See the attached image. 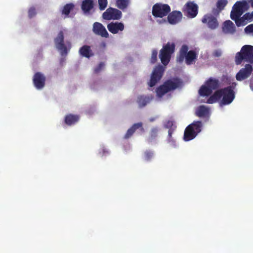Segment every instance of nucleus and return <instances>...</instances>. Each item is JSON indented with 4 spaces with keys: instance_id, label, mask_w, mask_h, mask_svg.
I'll use <instances>...</instances> for the list:
<instances>
[{
    "instance_id": "obj_19",
    "label": "nucleus",
    "mask_w": 253,
    "mask_h": 253,
    "mask_svg": "<svg viewBox=\"0 0 253 253\" xmlns=\"http://www.w3.org/2000/svg\"><path fill=\"white\" fill-rule=\"evenodd\" d=\"M182 17V14L180 11H174L170 13L167 18L170 24H175L181 21Z\"/></svg>"
},
{
    "instance_id": "obj_12",
    "label": "nucleus",
    "mask_w": 253,
    "mask_h": 253,
    "mask_svg": "<svg viewBox=\"0 0 253 253\" xmlns=\"http://www.w3.org/2000/svg\"><path fill=\"white\" fill-rule=\"evenodd\" d=\"M253 71V67L250 64H246L244 68L241 69L236 75V79L242 81L248 79Z\"/></svg>"
},
{
    "instance_id": "obj_40",
    "label": "nucleus",
    "mask_w": 253,
    "mask_h": 253,
    "mask_svg": "<svg viewBox=\"0 0 253 253\" xmlns=\"http://www.w3.org/2000/svg\"><path fill=\"white\" fill-rule=\"evenodd\" d=\"M105 64L103 62H101L99 64V65L94 69V72L95 73H99L102 69L104 67Z\"/></svg>"
},
{
    "instance_id": "obj_7",
    "label": "nucleus",
    "mask_w": 253,
    "mask_h": 253,
    "mask_svg": "<svg viewBox=\"0 0 253 253\" xmlns=\"http://www.w3.org/2000/svg\"><path fill=\"white\" fill-rule=\"evenodd\" d=\"M249 8V5L246 0L238 1L233 6L230 13L231 19L241 17L244 12Z\"/></svg>"
},
{
    "instance_id": "obj_6",
    "label": "nucleus",
    "mask_w": 253,
    "mask_h": 253,
    "mask_svg": "<svg viewBox=\"0 0 253 253\" xmlns=\"http://www.w3.org/2000/svg\"><path fill=\"white\" fill-rule=\"evenodd\" d=\"M188 51V47L186 45H183L179 51V54L177 57L178 62H182L185 58L186 63L190 65L193 61L196 59L197 54L194 50Z\"/></svg>"
},
{
    "instance_id": "obj_17",
    "label": "nucleus",
    "mask_w": 253,
    "mask_h": 253,
    "mask_svg": "<svg viewBox=\"0 0 253 253\" xmlns=\"http://www.w3.org/2000/svg\"><path fill=\"white\" fill-rule=\"evenodd\" d=\"M108 30L113 34L118 33L119 31H123L124 30V25L122 22H111L107 25Z\"/></svg>"
},
{
    "instance_id": "obj_13",
    "label": "nucleus",
    "mask_w": 253,
    "mask_h": 253,
    "mask_svg": "<svg viewBox=\"0 0 253 253\" xmlns=\"http://www.w3.org/2000/svg\"><path fill=\"white\" fill-rule=\"evenodd\" d=\"M122 15V13L120 10L109 7L103 13L102 17L106 20H119Z\"/></svg>"
},
{
    "instance_id": "obj_21",
    "label": "nucleus",
    "mask_w": 253,
    "mask_h": 253,
    "mask_svg": "<svg viewBox=\"0 0 253 253\" xmlns=\"http://www.w3.org/2000/svg\"><path fill=\"white\" fill-rule=\"evenodd\" d=\"M94 3L93 0H84L82 1L81 8L85 14H90V10L93 9Z\"/></svg>"
},
{
    "instance_id": "obj_45",
    "label": "nucleus",
    "mask_w": 253,
    "mask_h": 253,
    "mask_svg": "<svg viewBox=\"0 0 253 253\" xmlns=\"http://www.w3.org/2000/svg\"><path fill=\"white\" fill-rule=\"evenodd\" d=\"M67 45L69 46V49L71 48V43L70 42H67Z\"/></svg>"
},
{
    "instance_id": "obj_24",
    "label": "nucleus",
    "mask_w": 253,
    "mask_h": 253,
    "mask_svg": "<svg viewBox=\"0 0 253 253\" xmlns=\"http://www.w3.org/2000/svg\"><path fill=\"white\" fill-rule=\"evenodd\" d=\"M152 96L139 95L137 97V103L139 107H145L152 99Z\"/></svg>"
},
{
    "instance_id": "obj_41",
    "label": "nucleus",
    "mask_w": 253,
    "mask_h": 253,
    "mask_svg": "<svg viewBox=\"0 0 253 253\" xmlns=\"http://www.w3.org/2000/svg\"><path fill=\"white\" fill-rule=\"evenodd\" d=\"M243 16L244 18L245 19V20H246L248 22L253 21V18L252 17L251 14L249 12L245 13Z\"/></svg>"
},
{
    "instance_id": "obj_16",
    "label": "nucleus",
    "mask_w": 253,
    "mask_h": 253,
    "mask_svg": "<svg viewBox=\"0 0 253 253\" xmlns=\"http://www.w3.org/2000/svg\"><path fill=\"white\" fill-rule=\"evenodd\" d=\"M93 32L102 37L107 38L109 37V34L105 27L100 23L96 22L93 25Z\"/></svg>"
},
{
    "instance_id": "obj_4",
    "label": "nucleus",
    "mask_w": 253,
    "mask_h": 253,
    "mask_svg": "<svg viewBox=\"0 0 253 253\" xmlns=\"http://www.w3.org/2000/svg\"><path fill=\"white\" fill-rule=\"evenodd\" d=\"M180 85L179 79L174 78L168 80L159 86L156 89V92L158 96L162 97L166 93L175 89Z\"/></svg>"
},
{
    "instance_id": "obj_9",
    "label": "nucleus",
    "mask_w": 253,
    "mask_h": 253,
    "mask_svg": "<svg viewBox=\"0 0 253 253\" xmlns=\"http://www.w3.org/2000/svg\"><path fill=\"white\" fill-rule=\"evenodd\" d=\"M182 11L189 18L195 17L198 13V6L193 1H189L184 6Z\"/></svg>"
},
{
    "instance_id": "obj_44",
    "label": "nucleus",
    "mask_w": 253,
    "mask_h": 253,
    "mask_svg": "<svg viewBox=\"0 0 253 253\" xmlns=\"http://www.w3.org/2000/svg\"><path fill=\"white\" fill-rule=\"evenodd\" d=\"M248 1L251 4V7L253 8V0H248Z\"/></svg>"
},
{
    "instance_id": "obj_36",
    "label": "nucleus",
    "mask_w": 253,
    "mask_h": 253,
    "mask_svg": "<svg viewBox=\"0 0 253 253\" xmlns=\"http://www.w3.org/2000/svg\"><path fill=\"white\" fill-rule=\"evenodd\" d=\"M153 157V152L150 150H147L144 152V160L147 161H149L151 160Z\"/></svg>"
},
{
    "instance_id": "obj_1",
    "label": "nucleus",
    "mask_w": 253,
    "mask_h": 253,
    "mask_svg": "<svg viewBox=\"0 0 253 253\" xmlns=\"http://www.w3.org/2000/svg\"><path fill=\"white\" fill-rule=\"evenodd\" d=\"M237 85L235 82L232 83L231 85L215 91L214 93L208 99L207 103L212 104L220 99V106L230 104L235 97V93L234 91Z\"/></svg>"
},
{
    "instance_id": "obj_20",
    "label": "nucleus",
    "mask_w": 253,
    "mask_h": 253,
    "mask_svg": "<svg viewBox=\"0 0 253 253\" xmlns=\"http://www.w3.org/2000/svg\"><path fill=\"white\" fill-rule=\"evenodd\" d=\"M222 31L225 34H233L236 31V27L231 21L226 20L223 23Z\"/></svg>"
},
{
    "instance_id": "obj_28",
    "label": "nucleus",
    "mask_w": 253,
    "mask_h": 253,
    "mask_svg": "<svg viewBox=\"0 0 253 253\" xmlns=\"http://www.w3.org/2000/svg\"><path fill=\"white\" fill-rule=\"evenodd\" d=\"M212 90L207 84L201 86L199 93L202 96H208L211 94Z\"/></svg>"
},
{
    "instance_id": "obj_14",
    "label": "nucleus",
    "mask_w": 253,
    "mask_h": 253,
    "mask_svg": "<svg viewBox=\"0 0 253 253\" xmlns=\"http://www.w3.org/2000/svg\"><path fill=\"white\" fill-rule=\"evenodd\" d=\"M45 81V76L41 72H37L33 76V84L37 89H41L44 87Z\"/></svg>"
},
{
    "instance_id": "obj_25",
    "label": "nucleus",
    "mask_w": 253,
    "mask_h": 253,
    "mask_svg": "<svg viewBox=\"0 0 253 253\" xmlns=\"http://www.w3.org/2000/svg\"><path fill=\"white\" fill-rule=\"evenodd\" d=\"M205 83L212 91L218 88L220 86L219 81L215 78H210Z\"/></svg>"
},
{
    "instance_id": "obj_10",
    "label": "nucleus",
    "mask_w": 253,
    "mask_h": 253,
    "mask_svg": "<svg viewBox=\"0 0 253 253\" xmlns=\"http://www.w3.org/2000/svg\"><path fill=\"white\" fill-rule=\"evenodd\" d=\"M164 72V68L161 65L156 67L151 74L150 82L148 84L150 87L155 86L161 80Z\"/></svg>"
},
{
    "instance_id": "obj_11",
    "label": "nucleus",
    "mask_w": 253,
    "mask_h": 253,
    "mask_svg": "<svg viewBox=\"0 0 253 253\" xmlns=\"http://www.w3.org/2000/svg\"><path fill=\"white\" fill-rule=\"evenodd\" d=\"M64 38L63 31H60L57 36L54 39L56 47L60 51L62 55H66L68 51L67 46L64 42Z\"/></svg>"
},
{
    "instance_id": "obj_2",
    "label": "nucleus",
    "mask_w": 253,
    "mask_h": 253,
    "mask_svg": "<svg viewBox=\"0 0 253 253\" xmlns=\"http://www.w3.org/2000/svg\"><path fill=\"white\" fill-rule=\"evenodd\" d=\"M243 60L253 64V45H245L242 46L240 51L236 53L235 56L236 64H241Z\"/></svg>"
},
{
    "instance_id": "obj_15",
    "label": "nucleus",
    "mask_w": 253,
    "mask_h": 253,
    "mask_svg": "<svg viewBox=\"0 0 253 253\" xmlns=\"http://www.w3.org/2000/svg\"><path fill=\"white\" fill-rule=\"evenodd\" d=\"M203 23H206L208 27L212 30L215 29L218 26V22L216 18L211 14H206L202 19Z\"/></svg>"
},
{
    "instance_id": "obj_32",
    "label": "nucleus",
    "mask_w": 253,
    "mask_h": 253,
    "mask_svg": "<svg viewBox=\"0 0 253 253\" xmlns=\"http://www.w3.org/2000/svg\"><path fill=\"white\" fill-rule=\"evenodd\" d=\"M234 20L237 25V27H240L242 26H245L247 24L248 22L244 18V16L240 17L239 18H237L235 19H232Z\"/></svg>"
},
{
    "instance_id": "obj_46",
    "label": "nucleus",
    "mask_w": 253,
    "mask_h": 253,
    "mask_svg": "<svg viewBox=\"0 0 253 253\" xmlns=\"http://www.w3.org/2000/svg\"><path fill=\"white\" fill-rule=\"evenodd\" d=\"M154 120H155L154 118H150V122H153Z\"/></svg>"
},
{
    "instance_id": "obj_26",
    "label": "nucleus",
    "mask_w": 253,
    "mask_h": 253,
    "mask_svg": "<svg viewBox=\"0 0 253 253\" xmlns=\"http://www.w3.org/2000/svg\"><path fill=\"white\" fill-rule=\"evenodd\" d=\"M159 128L157 127L152 128L149 132V135L147 138V141L148 143H151L154 141L158 136Z\"/></svg>"
},
{
    "instance_id": "obj_35",
    "label": "nucleus",
    "mask_w": 253,
    "mask_h": 253,
    "mask_svg": "<svg viewBox=\"0 0 253 253\" xmlns=\"http://www.w3.org/2000/svg\"><path fill=\"white\" fill-rule=\"evenodd\" d=\"M158 51L156 49H153L152 51L151 57L150 58V62L152 64H154L157 60Z\"/></svg>"
},
{
    "instance_id": "obj_5",
    "label": "nucleus",
    "mask_w": 253,
    "mask_h": 253,
    "mask_svg": "<svg viewBox=\"0 0 253 253\" xmlns=\"http://www.w3.org/2000/svg\"><path fill=\"white\" fill-rule=\"evenodd\" d=\"M175 47V45L174 43L169 42L164 45L160 50L159 57L164 65L166 66L169 62L171 55L174 52Z\"/></svg>"
},
{
    "instance_id": "obj_33",
    "label": "nucleus",
    "mask_w": 253,
    "mask_h": 253,
    "mask_svg": "<svg viewBox=\"0 0 253 253\" xmlns=\"http://www.w3.org/2000/svg\"><path fill=\"white\" fill-rule=\"evenodd\" d=\"M172 129L168 131V136L167 141L173 147L176 146V141L174 138L172 136V134L173 133Z\"/></svg>"
},
{
    "instance_id": "obj_31",
    "label": "nucleus",
    "mask_w": 253,
    "mask_h": 253,
    "mask_svg": "<svg viewBox=\"0 0 253 253\" xmlns=\"http://www.w3.org/2000/svg\"><path fill=\"white\" fill-rule=\"evenodd\" d=\"M74 5L72 3H67L65 4L62 9V13L66 15H68L70 13L71 11L73 9Z\"/></svg>"
},
{
    "instance_id": "obj_29",
    "label": "nucleus",
    "mask_w": 253,
    "mask_h": 253,
    "mask_svg": "<svg viewBox=\"0 0 253 253\" xmlns=\"http://www.w3.org/2000/svg\"><path fill=\"white\" fill-rule=\"evenodd\" d=\"M196 115L199 117H205L209 114V109L204 105L199 106L196 111Z\"/></svg>"
},
{
    "instance_id": "obj_23",
    "label": "nucleus",
    "mask_w": 253,
    "mask_h": 253,
    "mask_svg": "<svg viewBox=\"0 0 253 253\" xmlns=\"http://www.w3.org/2000/svg\"><path fill=\"white\" fill-rule=\"evenodd\" d=\"M79 119L80 116L79 115L69 114L65 116L64 122L68 126H72L77 123Z\"/></svg>"
},
{
    "instance_id": "obj_43",
    "label": "nucleus",
    "mask_w": 253,
    "mask_h": 253,
    "mask_svg": "<svg viewBox=\"0 0 253 253\" xmlns=\"http://www.w3.org/2000/svg\"><path fill=\"white\" fill-rule=\"evenodd\" d=\"M250 86L252 90L253 91V76L250 80Z\"/></svg>"
},
{
    "instance_id": "obj_3",
    "label": "nucleus",
    "mask_w": 253,
    "mask_h": 253,
    "mask_svg": "<svg viewBox=\"0 0 253 253\" xmlns=\"http://www.w3.org/2000/svg\"><path fill=\"white\" fill-rule=\"evenodd\" d=\"M203 126V124L201 121H194L192 124L188 125L185 128L183 139L185 141H188L195 138L199 133Z\"/></svg>"
},
{
    "instance_id": "obj_37",
    "label": "nucleus",
    "mask_w": 253,
    "mask_h": 253,
    "mask_svg": "<svg viewBox=\"0 0 253 253\" xmlns=\"http://www.w3.org/2000/svg\"><path fill=\"white\" fill-rule=\"evenodd\" d=\"M99 8L101 10H104L107 5V0H98Z\"/></svg>"
},
{
    "instance_id": "obj_39",
    "label": "nucleus",
    "mask_w": 253,
    "mask_h": 253,
    "mask_svg": "<svg viewBox=\"0 0 253 253\" xmlns=\"http://www.w3.org/2000/svg\"><path fill=\"white\" fill-rule=\"evenodd\" d=\"M245 32L246 34H253V24L247 26L245 28Z\"/></svg>"
},
{
    "instance_id": "obj_18",
    "label": "nucleus",
    "mask_w": 253,
    "mask_h": 253,
    "mask_svg": "<svg viewBox=\"0 0 253 253\" xmlns=\"http://www.w3.org/2000/svg\"><path fill=\"white\" fill-rule=\"evenodd\" d=\"M140 129V130L143 132L144 129L143 127V124L141 122L135 123L133 124L126 131V133L124 136V138L128 139L129 138L133 133L135 132L136 129Z\"/></svg>"
},
{
    "instance_id": "obj_8",
    "label": "nucleus",
    "mask_w": 253,
    "mask_h": 253,
    "mask_svg": "<svg viewBox=\"0 0 253 253\" xmlns=\"http://www.w3.org/2000/svg\"><path fill=\"white\" fill-rule=\"evenodd\" d=\"M170 11V7L167 4L157 3L152 7V14L155 17L162 18Z\"/></svg>"
},
{
    "instance_id": "obj_22",
    "label": "nucleus",
    "mask_w": 253,
    "mask_h": 253,
    "mask_svg": "<svg viewBox=\"0 0 253 253\" xmlns=\"http://www.w3.org/2000/svg\"><path fill=\"white\" fill-rule=\"evenodd\" d=\"M80 54L83 56L87 58L93 56L94 54L92 52L90 46L84 45L82 46L79 51Z\"/></svg>"
},
{
    "instance_id": "obj_42",
    "label": "nucleus",
    "mask_w": 253,
    "mask_h": 253,
    "mask_svg": "<svg viewBox=\"0 0 253 253\" xmlns=\"http://www.w3.org/2000/svg\"><path fill=\"white\" fill-rule=\"evenodd\" d=\"M221 54H222V52L219 49L215 50L213 52V55L214 57H220L221 55Z\"/></svg>"
},
{
    "instance_id": "obj_30",
    "label": "nucleus",
    "mask_w": 253,
    "mask_h": 253,
    "mask_svg": "<svg viewBox=\"0 0 253 253\" xmlns=\"http://www.w3.org/2000/svg\"><path fill=\"white\" fill-rule=\"evenodd\" d=\"M130 0H116V6L121 10L126 9L129 5Z\"/></svg>"
},
{
    "instance_id": "obj_27",
    "label": "nucleus",
    "mask_w": 253,
    "mask_h": 253,
    "mask_svg": "<svg viewBox=\"0 0 253 253\" xmlns=\"http://www.w3.org/2000/svg\"><path fill=\"white\" fill-rule=\"evenodd\" d=\"M227 3V0H218L216 3V9L213 10L212 12L219 13L224 9Z\"/></svg>"
},
{
    "instance_id": "obj_38",
    "label": "nucleus",
    "mask_w": 253,
    "mask_h": 253,
    "mask_svg": "<svg viewBox=\"0 0 253 253\" xmlns=\"http://www.w3.org/2000/svg\"><path fill=\"white\" fill-rule=\"evenodd\" d=\"M37 14L36 8L34 7H31L28 10V16L30 18H32Z\"/></svg>"
},
{
    "instance_id": "obj_34",
    "label": "nucleus",
    "mask_w": 253,
    "mask_h": 253,
    "mask_svg": "<svg viewBox=\"0 0 253 253\" xmlns=\"http://www.w3.org/2000/svg\"><path fill=\"white\" fill-rule=\"evenodd\" d=\"M164 126L165 128H168L169 130L172 129L173 132L175 130L176 128V126L174 125V122L170 120L167 121Z\"/></svg>"
}]
</instances>
